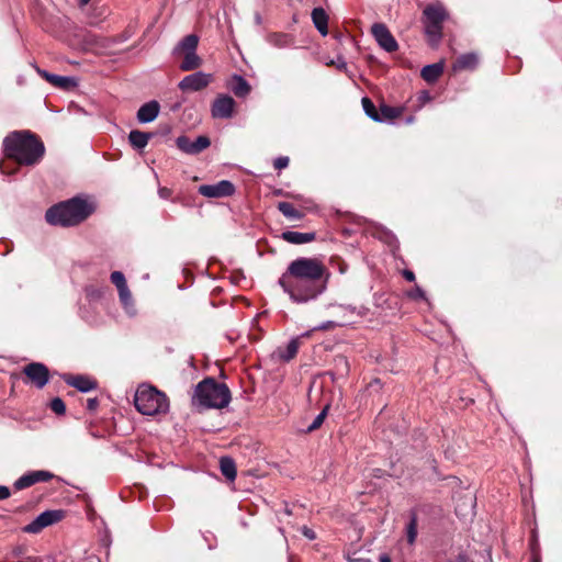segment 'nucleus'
<instances>
[{"instance_id": "obj_1", "label": "nucleus", "mask_w": 562, "mask_h": 562, "mask_svg": "<svg viewBox=\"0 0 562 562\" xmlns=\"http://www.w3.org/2000/svg\"><path fill=\"white\" fill-rule=\"evenodd\" d=\"M330 273L318 258L300 257L291 261L278 283L294 303H307L322 295Z\"/></svg>"}, {"instance_id": "obj_2", "label": "nucleus", "mask_w": 562, "mask_h": 562, "mask_svg": "<svg viewBox=\"0 0 562 562\" xmlns=\"http://www.w3.org/2000/svg\"><path fill=\"white\" fill-rule=\"evenodd\" d=\"M3 148L8 158L25 166L38 164L45 153L43 142L30 131L9 134L3 140Z\"/></svg>"}, {"instance_id": "obj_3", "label": "nucleus", "mask_w": 562, "mask_h": 562, "mask_svg": "<svg viewBox=\"0 0 562 562\" xmlns=\"http://www.w3.org/2000/svg\"><path fill=\"white\" fill-rule=\"evenodd\" d=\"M93 212V203L77 196L49 207L45 218L50 225L68 227L83 222Z\"/></svg>"}, {"instance_id": "obj_4", "label": "nucleus", "mask_w": 562, "mask_h": 562, "mask_svg": "<svg viewBox=\"0 0 562 562\" xmlns=\"http://www.w3.org/2000/svg\"><path fill=\"white\" fill-rule=\"evenodd\" d=\"M231 402V391L226 384L206 378L195 386L192 405L202 408H224Z\"/></svg>"}, {"instance_id": "obj_5", "label": "nucleus", "mask_w": 562, "mask_h": 562, "mask_svg": "<svg viewBox=\"0 0 562 562\" xmlns=\"http://www.w3.org/2000/svg\"><path fill=\"white\" fill-rule=\"evenodd\" d=\"M134 404L140 414L148 416L165 414L169 409V401L166 394L146 384L138 386L136 390Z\"/></svg>"}, {"instance_id": "obj_6", "label": "nucleus", "mask_w": 562, "mask_h": 562, "mask_svg": "<svg viewBox=\"0 0 562 562\" xmlns=\"http://www.w3.org/2000/svg\"><path fill=\"white\" fill-rule=\"evenodd\" d=\"M425 32L430 42L438 43L442 34V23L447 18V12L441 5H428L424 10Z\"/></svg>"}, {"instance_id": "obj_7", "label": "nucleus", "mask_w": 562, "mask_h": 562, "mask_svg": "<svg viewBox=\"0 0 562 562\" xmlns=\"http://www.w3.org/2000/svg\"><path fill=\"white\" fill-rule=\"evenodd\" d=\"M236 102L228 94H218L211 106L214 119H231L235 112Z\"/></svg>"}, {"instance_id": "obj_8", "label": "nucleus", "mask_w": 562, "mask_h": 562, "mask_svg": "<svg viewBox=\"0 0 562 562\" xmlns=\"http://www.w3.org/2000/svg\"><path fill=\"white\" fill-rule=\"evenodd\" d=\"M371 33L381 48L387 53H393L398 48L397 42L383 23H374L371 26Z\"/></svg>"}, {"instance_id": "obj_9", "label": "nucleus", "mask_w": 562, "mask_h": 562, "mask_svg": "<svg viewBox=\"0 0 562 562\" xmlns=\"http://www.w3.org/2000/svg\"><path fill=\"white\" fill-rule=\"evenodd\" d=\"M63 517L59 510H46L40 514L32 522L23 528L24 532L37 533L44 528L59 521Z\"/></svg>"}, {"instance_id": "obj_10", "label": "nucleus", "mask_w": 562, "mask_h": 562, "mask_svg": "<svg viewBox=\"0 0 562 562\" xmlns=\"http://www.w3.org/2000/svg\"><path fill=\"white\" fill-rule=\"evenodd\" d=\"M23 372L37 389H43L48 383L49 371L41 362H32L25 366Z\"/></svg>"}, {"instance_id": "obj_11", "label": "nucleus", "mask_w": 562, "mask_h": 562, "mask_svg": "<svg viewBox=\"0 0 562 562\" xmlns=\"http://www.w3.org/2000/svg\"><path fill=\"white\" fill-rule=\"evenodd\" d=\"M212 81V75L202 71H196L186 76L178 85L182 91H200L207 87Z\"/></svg>"}, {"instance_id": "obj_12", "label": "nucleus", "mask_w": 562, "mask_h": 562, "mask_svg": "<svg viewBox=\"0 0 562 562\" xmlns=\"http://www.w3.org/2000/svg\"><path fill=\"white\" fill-rule=\"evenodd\" d=\"M235 192L234 184L228 180H221L214 184H203L199 187V193L206 198H225Z\"/></svg>"}, {"instance_id": "obj_13", "label": "nucleus", "mask_w": 562, "mask_h": 562, "mask_svg": "<svg viewBox=\"0 0 562 562\" xmlns=\"http://www.w3.org/2000/svg\"><path fill=\"white\" fill-rule=\"evenodd\" d=\"M177 147L189 155H196L204 149H206L210 145V138L207 136L201 135L195 140H190L187 136H179L176 139Z\"/></svg>"}, {"instance_id": "obj_14", "label": "nucleus", "mask_w": 562, "mask_h": 562, "mask_svg": "<svg viewBox=\"0 0 562 562\" xmlns=\"http://www.w3.org/2000/svg\"><path fill=\"white\" fill-rule=\"evenodd\" d=\"M54 477V474L46 470L30 471L19 477L13 486L15 490L21 491L27 488L40 482H48Z\"/></svg>"}, {"instance_id": "obj_15", "label": "nucleus", "mask_w": 562, "mask_h": 562, "mask_svg": "<svg viewBox=\"0 0 562 562\" xmlns=\"http://www.w3.org/2000/svg\"><path fill=\"white\" fill-rule=\"evenodd\" d=\"M340 322L342 326L356 323L358 319L368 316L370 310L364 305H338Z\"/></svg>"}, {"instance_id": "obj_16", "label": "nucleus", "mask_w": 562, "mask_h": 562, "mask_svg": "<svg viewBox=\"0 0 562 562\" xmlns=\"http://www.w3.org/2000/svg\"><path fill=\"white\" fill-rule=\"evenodd\" d=\"M36 71L42 78H44L47 82H49L56 88L70 90L77 86V81L72 77L54 75L38 67L36 68Z\"/></svg>"}, {"instance_id": "obj_17", "label": "nucleus", "mask_w": 562, "mask_h": 562, "mask_svg": "<svg viewBox=\"0 0 562 562\" xmlns=\"http://www.w3.org/2000/svg\"><path fill=\"white\" fill-rule=\"evenodd\" d=\"M64 381L77 389L78 391L82 392V393H88L92 390H95L98 384L94 380L90 379L89 376L87 375H71V374H66L64 375Z\"/></svg>"}, {"instance_id": "obj_18", "label": "nucleus", "mask_w": 562, "mask_h": 562, "mask_svg": "<svg viewBox=\"0 0 562 562\" xmlns=\"http://www.w3.org/2000/svg\"><path fill=\"white\" fill-rule=\"evenodd\" d=\"M160 105L157 101H149L143 104L137 111V120L140 123H150L159 114Z\"/></svg>"}, {"instance_id": "obj_19", "label": "nucleus", "mask_w": 562, "mask_h": 562, "mask_svg": "<svg viewBox=\"0 0 562 562\" xmlns=\"http://www.w3.org/2000/svg\"><path fill=\"white\" fill-rule=\"evenodd\" d=\"M282 239L294 245H302L311 243L315 239V233H300L294 231L283 232L281 235Z\"/></svg>"}, {"instance_id": "obj_20", "label": "nucleus", "mask_w": 562, "mask_h": 562, "mask_svg": "<svg viewBox=\"0 0 562 562\" xmlns=\"http://www.w3.org/2000/svg\"><path fill=\"white\" fill-rule=\"evenodd\" d=\"M229 89L236 97H239V98L247 97L251 90L248 81L239 75L233 76L232 81L229 83Z\"/></svg>"}, {"instance_id": "obj_21", "label": "nucleus", "mask_w": 562, "mask_h": 562, "mask_svg": "<svg viewBox=\"0 0 562 562\" xmlns=\"http://www.w3.org/2000/svg\"><path fill=\"white\" fill-rule=\"evenodd\" d=\"M312 21L323 36L328 34V15L323 8L313 9Z\"/></svg>"}, {"instance_id": "obj_22", "label": "nucleus", "mask_w": 562, "mask_h": 562, "mask_svg": "<svg viewBox=\"0 0 562 562\" xmlns=\"http://www.w3.org/2000/svg\"><path fill=\"white\" fill-rule=\"evenodd\" d=\"M443 72V63H436L425 66L422 71V78L428 83L436 82Z\"/></svg>"}, {"instance_id": "obj_23", "label": "nucleus", "mask_w": 562, "mask_h": 562, "mask_svg": "<svg viewBox=\"0 0 562 562\" xmlns=\"http://www.w3.org/2000/svg\"><path fill=\"white\" fill-rule=\"evenodd\" d=\"M479 64V57L474 53L463 54L456 60L454 70L474 69Z\"/></svg>"}, {"instance_id": "obj_24", "label": "nucleus", "mask_w": 562, "mask_h": 562, "mask_svg": "<svg viewBox=\"0 0 562 562\" xmlns=\"http://www.w3.org/2000/svg\"><path fill=\"white\" fill-rule=\"evenodd\" d=\"M267 42L274 47L285 48L291 46L294 43V40L290 34L274 32L267 36Z\"/></svg>"}, {"instance_id": "obj_25", "label": "nucleus", "mask_w": 562, "mask_h": 562, "mask_svg": "<svg viewBox=\"0 0 562 562\" xmlns=\"http://www.w3.org/2000/svg\"><path fill=\"white\" fill-rule=\"evenodd\" d=\"M151 137L150 133L133 130L128 134V140L134 148L143 149L147 146Z\"/></svg>"}, {"instance_id": "obj_26", "label": "nucleus", "mask_w": 562, "mask_h": 562, "mask_svg": "<svg viewBox=\"0 0 562 562\" xmlns=\"http://www.w3.org/2000/svg\"><path fill=\"white\" fill-rule=\"evenodd\" d=\"M220 469L222 474L231 482L236 479L237 471L235 461L229 457H222L220 459Z\"/></svg>"}, {"instance_id": "obj_27", "label": "nucleus", "mask_w": 562, "mask_h": 562, "mask_svg": "<svg viewBox=\"0 0 562 562\" xmlns=\"http://www.w3.org/2000/svg\"><path fill=\"white\" fill-rule=\"evenodd\" d=\"M202 65V59L195 52L184 53L183 60L180 64V69L189 71L199 68Z\"/></svg>"}, {"instance_id": "obj_28", "label": "nucleus", "mask_w": 562, "mask_h": 562, "mask_svg": "<svg viewBox=\"0 0 562 562\" xmlns=\"http://www.w3.org/2000/svg\"><path fill=\"white\" fill-rule=\"evenodd\" d=\"M402 110L400 108L391 106L385 103L380 105L378 122H387L401 116Z\"/></svg>"}, {"instance_id": "obj_29", "label": "nucleus", "mask_w": 562, "mask_h": 562, "mask_svg": "<svg viewBox=\"0 0 562 562\" xmlns=\"http://www.w3.org/2000/svg\"><path fill=\"white\" fill-rule=\"evenodd\" d=\"M297 351H299V339L293 338L289 341V344L286 345V347L284 349L280 348L278 350V356L283 361H290L296 356Z\"/></svg>"}, {"instance_id": "obj_30", "label": "nucleus", "mask_w": 562, "mask_h": 562, "mask_svg": "<svg viewBox=\"0 0 562 562\" xmlns=\"http://www.w3.org/2000/svg\"><path fill=\"white\" fill-rule=\"evenodd\" d=\"M278 210L289 220H302L304 217V213L295 209L291 203L289 202H279L278 203Z\"/></svg>"}, {"instance_id": "obj_31", "label": "nucleus", "mask_w": 562, "mask_h": 562, "mask_svg": "<svg viewBox=\"0 0 562 562\" xmlns=\"http://www.w3.org/2000/svg\"><path fill=\"white\" fill-rule=\"evenodd\" d=\"M199 44V37L194 34L184 36L177 46V50L184 53L195 52Z\"/></svg>"}, {"instance_id": "obj_32", "label": "nucleus", "mask_w": 562, "mask_h": 562, "mask_svg": "<svg viewBox=\"0 0 562 562\" xmlns=\"http://www.w3.org/2000/svg\"><path fill=\"white\" fill-rule=\"evenodd\" d=\"M406 538L407 542L413 546L417 538V515L415 513L411 514L409 521L406 526Z\"/></svg>"}, {"instance_id": "obj_33", "label": "nucleus", "mask_w": 562, "mask_h": 562, "mask_svg": "<svg viewBox=\"0 0 562 562\" xmlns=\"http://www.w3.org/2000/svg\"><path fill=\"white\" fill-rule=\"evenodd\" d=\"M362 106L366 112V114L373 121L378 122L380 120L379 117V111L376 110L374 103L367 97L362 99Z\"/></svg>"}, {"instance_id": "obj_34", "label": "nucleus", "mask_w": 562, "mask_h": 562, "mask_svg": "<svg viewBox=\"0 0 562 562\" xmlns=\"http://www.w3.org/2000/svg\"><path fill=\"white\" fill-rule=\"evenodd\" d=\"M50 409L57 415H64L66 412V405L60 397H55L50 401Z\"/></svg>"}, {"instance_id": "obj_35", "label": "nucleus", "mask_w": 562, "mask_h": 562, "mask_svg": "<svg viewBox=\"0 0 562 562\" xmlns=\"http://www.w3.org/2000/svg\"><path fill=\"white\" fill-rule=\"evenodd\" d=\"M119 291V295H120V300L122 302V304L124 305L125 308H128L130 306H132V294H131V291L128 290V286H124Z\"/></svg>"}, {"instance_id": "obj_36", "label": "nucleus", "mask_w": 562, "mask_h": 562, "mask_svg": "<svg viewBox=\"0 0 562 562\" xmlns=\"http://www.w3.org/2000/svg\"><path fill=\"white\" fill-rule=\"evenodd\" d=\"M110 278L112 283L117 288V290L127 286L125 277L121 271H113Z\"/></svg>"}, {"instance_id": "obj_37", "label": "nucleus", "mask_w": 562, "mask_h": 562, "mask_svg": "<svg viewBox=\"0 0 562 562\" xmlns=\"http://www.w3.org/2000/svg\"><path fill=\"white\" fill-rule=\"evenodd\" d=\"M330 265L341 274L348 271V265L339 257H333Z\"/></svg>"}, {"instance_id": "obj_38", "label": "nucleus", "mask_w": 562, "mask_h": 562, "mask_svg": "<svg viewBox=\"0 0 562 562\" xmlns=\"http://www.w3.org/2000/svg\"><path fill=\"white\" fill-rule=\"evenodd\" d=\"M327 408H324L313 420V423L308 426L307 430L313 431L321 427L325 417H326Z\"/></svg>"}, {"instance_id": "obj_39", "label": "nucleus", "mask_w": 562, "mask_h": 562, "mask_svg": "<svg viewBox=\"0 0 562 562\" xmlns=\"http://www.w3.org/2000/svg\"><path fill=\"white\" fill-rule=\"evenodd\" d=\"M339 326H342L340 321H338V322H336V321H327V322H324L321 325H318L316 327V329L329 330V329H333V328L339 327Z\"/></svg>"}, {"instance_id": "obj_40", "label": "nucleus", "mask_w": 562, "mask_h": 562, "mask_svg": "<svg viewBox=\"0 0 562 562\" xmlns=\"http://www.w3.org/2000/svg\"><path fill=\"white\" fill-rule=\"evenodd\" d=\"M288 165H289V157H286V156H280L273 162L274 168L278 170L286 168Z\"/></svg>"}, {"instance_id": "obj_41", "label": "nucleus", "mask_w": 562, "mask_h": 562, "mask_svg": "<svg viewBox=\"0 0 562 562\" xmlns=\"http://www.w3.org/2000/svg\"><path fill=\"white\" fill-rule=\"evenodd\" d=\"M327 65H334L335 67H337L340 70L347 69V63L345 61V59L341 56H338L336 60H330Z\"/></svg>"}, {"instance_id": "obj_42", "label": "nucleus", "mask_w": 562, "mask_h": 562, "mask_svg": "<svg viewBox=\"0 0 562 562\" xmlns=\"http://www.w3.org/2000/svg\"><path fill=\"white\" fill-rule=\"evenodd\" d=\"M301 532L304 537H306L310 540H314L316 538L314 530H312L311 528H308L306 526H303L301 528Z\"/></svg>"}, {"instance_id": "obj_43", "label": "nucleus", "mask_w": 562, "mask_h": 562, "mask_svg": "<svg viewBox=\"0 0 562 562\" xmlns=\"http://www.w3.org/2000/svg\"><path fill=\"white\" fill-rule=\"evenodd\" d=\"M158 194L161 199H168L171 195V190L168 188H159Z\"/></svg>"}, {"instance_id": "obj_44", "label": "nucleus", "mask_w": 562, "mask_h": 562, "mask_svg": "<svg viewBox=\"0 0 562 562\" xmlns=\"http://www.w3.org/2000/svg\"><path fill=\"white\" fill-rule=\"evenodd\" d=\"M10 494V490L7 486L0 485V501L7 499Z\"/></svg>"}, {"instance_id": "obj_45", "label": "nucleus", "mask_w": 562, "mask_h": 562, "mask_svg": "<svg viewBox=\"0 0 562 562\" xmlns=\"http://www.w3.org/2000/svg\"><path fill=\"white\" fill-rule=\"evenodd\" d=\"M98 405H99V402L97 398H89L87 401V408L89 411H94L98 407Z\"/></svg>"}, {"instance_id": "obj_46", "label": "nucleus", "mask_w": 562, "mask_h": 562, "mask_svg": "<svg viewBox=\"0 0 562 562\" xmlns=\"http://www.w3.org/2000/svg\"><path fill=\"white\" fill-rule=\"evenodd\" d=\"M403 276H404V278H405L407 281H409V282H412V281H414V280H415V274H414V272H413V271H411V270H405V271L403 272Z\"/></svg>"}, {"instance_id": "obj_47", "label": "nucleus", "mask_w": 562, "mask_h": 562, "mask_svg": "<svg viewBox=\"0 0 562 562\" xmlns=\"http://www.w3.org/2000/svg\"><path fill=\"white\" fill-rule=\"evenodd\" d=\"M424 291L420 288H416L415 291L412 293V296L415 299H422L424 297Z\"/></svg>"}, {"instance_id": "obj_48", "label": "nucleus", "mask_w": 562, "mask_h": 562, "mask_svg": "<svg viewBox=\"0 0 562 562\" xmlns=\"http://www.w3.org/2000/svg\"><path fill=\"white\" fill-rule=\"evenodd\" d=\"M457 562H474L467 554L460 553L457 558Z\"/></svg>"}, {"instance_id": "obj_49", "label": "nucleus", "mask_w": 562, "mask_h": 562, "mask_svg": "<svg viewBox=\"0 0 562 562\" xmlns=\"http://www.w3.org/2000/svg\"><path fill=\"white\" fill-rule=\"evenodd\" d=\"M379 561H380V562H392V559L390 558V555H389V554L383 553V554H381V555L379 557Z\"/></svg>"}, {"instance_id": "obj_50", "label": "nucleus", "mask_w": 562, "mask_h": 562, "mask_svg": "<svg viewBox=\"0 0 562 562\" xmlns=\"http://www.w3.org/2000/svg\"><path fill=\"white\" fill-rule=\"evenodd\" d=\"M255 22H256L257 25H261V23H262V16L258 12L255 13Z\"/></svg>"}, {"instance_id": "obj_51", "label": "nucleus", "mask_w": 562, "mask_h": 562, "mask_svg": "<svg viewBox=\"0 0 562 562\" xmlns=\"http://www.w3.org/2000/svg\"><path fill=\"white\" fill-rule=\"evenodd\" d=\"M485 555H486V562H493V561H492V552H491V549H486V550H485Z\"/></svg>"}, {"instance_id": "obj_52", "label": "nucleus", "mask_w": 562, "mask_h": 562, "mask_svg": "<svg viewBox=\"0 0 562 562\" xmlns=\"http://www.w3.org/2000/svg\"><path fill=\"white\" fill-rule=\"evenodd\" d=\"M19 562H40L37 558H29L26 561H19Z\"/></svg>"}, {"instance_id": "obj_53", "label": "nucleus", "mask_w": 562, "mask_h": 562, "mask_svg": "<svg viewBox=\"0 0 562 562\" xmlns=\"http://www.w3.org/2000/svg\"><path fill=\"white\" fill-rule=\"evenodd\" d=\"M80 4L85 5L87 4L90 0H78Z\"/></svg>"}, {"instance_id": "obj_54", "label": "nucleus", "mask_w": 562, "mask_h": 562, "mask_svg": "<svg viewBox=\"0 0 562 562\" xmlns=\"http://www.w3.org/2000/svg\"><path fill=\"white\" fill-rule=\"evenodd\" d=\"M0 170H1L2 173L7 172L2 164H0Z\"/></svg>"}, {"instance_id": "obj_55", "label": "nucleus", "mask_w": 562, "mask_h": 562, "mask_svg": "<svg viewBox=\"0 0 562 562\" xmlns=\"http://www.w3.org/2000/svg\"><path fill=\"white\" fill-rule=\"evenodd\" d=\"M284 512L286 515H291V510L289 508H285Z\"/></svg>"}]
</instances>
